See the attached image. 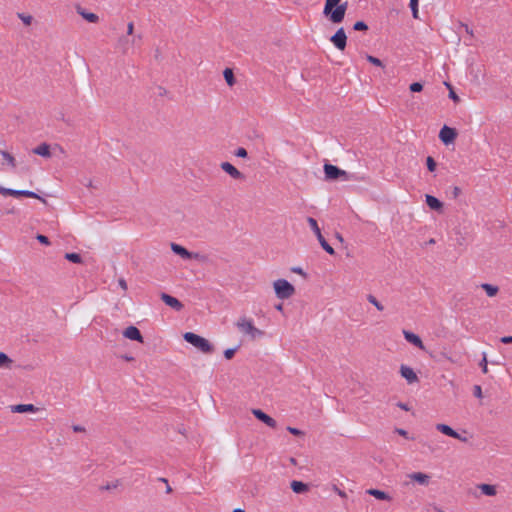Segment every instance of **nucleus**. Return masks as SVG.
Segmentation results:
<instances>
[{
    "instance_id": "58",
    "label": "nucleus",
    "mask_w": 512,
    "mask_h": 512,
    "mask_svg": "<svg viewBox=\"0 0 512 512\" xmlns=\"http://www.w3.org/2000/svg\"><path fill=\"white\" fill-rule=\"evenodd\" d=\"M158 480L165 484L168 483V480L166 478H159Z\"/></svg>"
},
{
    "instance_id": "15",
    "label": "nucleus",
    "mask_w": 512,
    "mask_h": 512,
    "mask_svg": "<svg viewBox=\"0 0 512 512\" xmlns=\"http://www.w3.org/2000/svg\"><path fill=\"white\" fill-rule=\"evenodd\" d=\"M403 335L407 342L413 344L414 346L418 347L421 350H425V346L418 335L407 330H403Z\"/></svg>"
},
{
    "instance_id": "6",
    "label": "nucleus",
    "mask_w": 512,
    "mask_h": 512,
    "mask_svg": "<svg viewBox=\"0 0 512 512\" xmlns=\"http://www.w3.org/2000/svg\"><path fill=\"white\" fill-rule=\"evenodd\" d=\"M324 173L327 180H337L342 178L343 180L348 181L351 179L345 170H342L339 167L328 163L324 165Z\"/></svg>"
},
{
    "instance_id": "20",
    "label": "nucleus",
    "mask_w": 512,
    "mask_h": 512,
    "mask_svg": "<svg viewBox=\"0 0 512 512\" xmlns=\"http://www.w3.org/2000/svg\"><path fill=\"white\" fill-rule=\"evenodd\" d=\"M32 153L45 158L51 157L50 146L47 143H41L32 150Z\"/></svg>"
},
{
    "instance_id": "5",
    "label": "nucleus",
    "mask_w": 512,
    "mask_h": 512,
    "mask_svg": "<svg viewBox=\"0 0 512 512\" xmlns=\"http://www.w3.org/2000/svg\"><path fill=\"white\" fill-rule=\"evenodd\" d=\"M307 222L310 226V228L312 229V231L315 233L321 247L330 255H334L335 254V250L332 248L331 245L328 244V242L325 240V238L323 237L322 233H321V230L318 226V223L317 221L312 218V217H308L307 218Z\"/></svg>"
},
{
    "instance_id": "13",
    "label": "nucleus",
    "mask_w": 512,
    "mask_h": 512,
    "mask_svg": "<svg viewBox=\"0 0 512 512\" xmlns=\"http://www.w3.org/2000/svg\"><path fill=\"white\" fill-rule=\"evenodd\" d=\"M221 169L229 174L233 179L242 180L244 179L243 173H241L236 167L229 162H222L220 165Z\"/></svg>"
},
{
    "instance_id": "37",
    "label": "nucleus",
    "mask_w": 512,
    "mask_h": 512,
    "mask_svg": "<svg viewBox=\"0 0 512 512\" xmlns=\"http://www.w3.org/2000/svg\"><path fill=\"white\" fill-rule=\"evenodd\" d=\"M411 92H420L423 89V85L420 82H414L409 87Z\"/></svg>"
},
{
    "instance_id": "36",
    "label": "nucleus",
    "mask_w": 512,
    "mask_h": 512,
    "mask_svg": "<svg viewBox=\"0 0 512 512\" xmlns=\"http://www.w3.org/2000/svg\"><path fill=\"white\" fill-rule=\"evenodd\" d=\"M353 29L356 30V31H366V30H368V26L363 21H357L354 24Z\"/></svg>"
},
{
    "instance_id": "1",
    "label": "nucleus",
    "mask_w": 512,
    "mask_h": 512,
    "mask_svg": "<svg viewBox=\"0 0 512 512\" xmlns=\"http://www.w3.org/2000/svg\"><path fill=\"white\" fill-rule=\"evenodd\" d=\"M341 0H326L323 14L329 17L332 23H340L345 17L348 3H340Z\"/></svg>"
},
{
    "instance_id": "62",
    "label": "nucleus",
    "mask_w": 512,
    "mask_h": 512,
    "mask_svg": "<svg viewBox=\"0 0 512 512\" xmlns=\"http://www.w3.org/2000/svg\"><path fill=\"white\" fill-rule=\"evenodd\" d=\"M466 32L472 34V31L468 29V26H466Z\"/></svg>"
},
{
    "instance_id": "59",
    "label": "nucleus",
    "mask_w": 512,
    "mask_h": 512,
    "mask_svg": "<svg viewBox=\"0 0 512 512\" xmlns=\"http://www.w3.org/2000/svg\"><path fill=\"white\" fill-rule=\"evenodd\" d=\"M232 512H245V511L243 509L238 508V509L233 510Z\"/></svg>"
},
{
    "instance_id": "63",
    "label": "nucleus",
    "mask_w": 512,
    "mask_h": 512,
    "mask_svg": "<svg viewBox=\"0 0 512 512\" xmlns=\"http://www.w3.org/2000/svg\"><path fill=\"white\" fill-rule=\"evenodd\" d=\"M429 243H430V244L435 243L434 239H430Z\"/></svg>"
},
{
    "instance_id": "29",
    "label": "nucleus",
    "mask_w": 512,
    "mask_h": 512,
    "mask_svg": "<svg viewBox=\"0 0 512 512\" xmlns=\"http://www.w3.org/2000/svg\"><path fill=\"white\" fill-rule=\"evenodd\" d=\"M367 300L371 303L378 311H383L384 306L376 299L372 294L367 295Z\"/></svg>"
},
{
    "instance_id": "41",
    "label": "nucleus",
    "mask_w": 512,
    "mask_h": 512,
    "mask_svg": "<svg viewBox=\"0 0 512 512\" xmlns=\"http://www.w3.org/2000/svg\"><path fill=\"white\" fill-rule=\"evenodd\" d=\"M36 239L41 243V244H44V245H49L50 244V240L48 239L47 236L45 235H42V234H38L36 236Z\"/></svg>"
},
{
    "instance_id": "19",
    "label": "nucleus",
    "mask_w": 512,
    "mask_h": 512,
    "mask_svg": "<svg viewBox=\"0 0 512 512\" xmlns=\"http://www.w3.org/2000/svg\"><path fill=\"white\" fill-rule=\"evenodd\" d=\"M11 412L13 413H26V412H36L37 408L33 404H17L12 405L10 407Z\"/></svg>"
},
{
    "instance_id": "50",
    "label": "nucleus",
    "mask_w": 512,
    "mask_h": 512,
    "mask_svg": "<svg viewBox=\"0 0 512 512\" xmlns=\"http://www.w3.org/2000/svg\"><path fill=\"white\" fill-rule=\"evenodd\" d=\"M134 31V24L133 22H129L127 25V34L132 35Z\"/></svg>"
},
{
    "instance_id": "39",
    "label": "nucleus",
    "mask_w": 512,
    "mask_h": 512,
    "mask_svg": "<svg viewBox=\"0 0 512 512\" xmlns=\"http://www.w3.org/2000/svg\"><path fill=\"white\" fill-rule=\"evenodd\" d=\"M236 350H237V348H229V349H226V350L224 351V357H225L226 359H228V360H229V359H232V358H233V356L235 355Z\"/></svg>"
},
{
    "instance_id": "9",
    "label": "nucleus",
    "mask_w": 512,
    "mask_h": 512,
    "mask_svg": "<svg viewBox=\"0 0 512 512\" xmlns=\"http://www.w3.org/2000/svg\"><path fill=\"white\" fill-rule=\"evenodd\" d=\"M456 137H457L456 129L448 127L446 125H444L439 132L440 140L446 145L452 143L456 139Z\"/></svg>"
},
{
    "instance_id": "18",
    "label": "nucleus",
    "mask_w": 512,
    "mask_h": 512,
    "mask_svg": "<svg viewBox=\"0 0 512 512\" xmlns=\"http://www.w3.org/2000/svg\"><path fill=\"white\" fill-rule=\"evenodd\" d=\"M408 477L411 480L419 483L420 485L426 486L430 482V476L425 473H422V472H413V473L409 474Z\"/></svg>"
},
{
    "instance_id": "44",
    "label": "nucleus",
    "mask_w": 512,
    "mask_h": 512,
    "mask_svg": "<svg viewBox=\"0 0 512 512\" xmlns=\"http://www.w3.org/2000/svg\"><path fill=\"white\" fill-rule=\"evenodd\" d=\"M449 98L452 99L455 103H458L460 101L459 96L455 93L453 89H450L449 91Z\"/></svg>"
},
{
    "instance_id": "42",
    "label": "nucleus",
    "mask_w": 512,
    "mask_h": 512,
    "mask_svg": "<svg viewBox=\"0 0 512 512\" xmlns=\"http://www.w3.org/2000/svg\"><path fill=\"white\" fill-rule=\"evenodd\" d=\"M235 155L237 157H240V158H246L247 157V151L245 148L243 147H239L236 151H235Z\"/></svg>"
},
{
    "instance_id": "14",
    "label": "nucleus",
    "mask_w": 512,
    "mask_h": 512,
    "mask_svg": "<svg viewBox=\"0 0 512 512\" xmlns=\"http://www.w3.org/2000/svg\"><path fill=\"white\" fill-rule=\"evenodd\" d=\"M436 429L447 436H450L455 439H459L462 442H467L466 437H462L458 432H456L455 430H453L450 426H448L446 424H437Z\"/></svg>"
},
{
    "instance_id": "31",
    "label": "nucleus",
    "mask_w": 512,
    "mask_h": 512,
    "mask_svg": "<svg viewBox=\"0 0 512 512\" xmlns=\"http://www.w3.org/2000/svg\"><path fill=\"white\" fill-rule=\"evenodd\" d=\"M65 259L73 263H81L82 258L78 253H66Z\"/></svg>"
},
{
    "instance_id": "54",
    "label": "nucleus",
    "mask_w": 512,
    "mask_h": 512,
    "mask_svg": "<svg viewBox=\"0 0 512 512\" xmlns=\"http://www.w3.org/2000/svg\"><path fill=\"white\" fill-rule=\"evenodd\" d=\"M397 433L402 435V436H406L407 435V431L404 430V429H397Z\"/></svg>"
},
{
    "instance_id": "35",
    "label": "nucleus",
    "mask_w": 512,
    "mask_h": 512,
    "mask_svg": "<svg viewBox=\"0 0 512 512\" xmlns=\"http://www.w3.org/2000/svg\"><path fill=\"white\" fill-rule=\"evenodd\" d=\"M17 15L25 25H30L33 20L31 15H27L24 13H18Z\"/></svg>"
},
{
    "instance_id": "38",
    "label": "nucleus",
    "mask_w": 512,
    "mask_h": 512,
    "mask_svg": "<svg viewBox=\"0 0 512 512\" xmlns=\"http://www.w3.org/2000/svg\"><path fill=\"white\" fill-rule=\"evenodd\" d=\"M479 365L482 369V372L486 374L488 372V365H487V357H486L485 353L483 354V358H482L481 362L479 363Z\"/></svg>"
},
{
    "instance_id": "25",
    "label": "nucleus",
    "mask_w": 512,
    "mask_h": 512,
    "mask_svg": "<svg viewBox=\"0 0 512 512\" xmlns=\"http://www.w3.org/2000/svg\"><path fill=\"white\" fill-rule=\"evenodd\" d=\"M291 489L295 492V493H304L308 490V486L307 484L301 482V481H292L291 483Z\"/></svg>"
},
{
    "instance_id": "46",
    "label": "nucleus",
    "mask_w": 512,
    "mask_h": 512,
    "mask_svg": "<svg viewBox=\"0 0 512 512\" xmlns=\"http://www.w3.org/2000/svg\"><path fill=\"white\" fill-rule=\"evenodd\" d=\"M291 271L293 273L300 274V275H302L304 277L306 276V273L303 271V269L301 267H293V268H291Z\"/></svg>"
},
{
    "instance_id": "48",
    "label": "nucleus",
    "mask_w": 512,
    "mask_h": 512,
    "mask_svg": "<svg viewBox=\"0 0 512 512\" xmlns=\"http://www.w3.org/2000/svg\"><path fill=\"white\" fill-rule=\"evenodd\" d=\"M118 284H119V286H120L124 291H126V290H127V282L125 281V279L120 278V279L118 280Z\"/></svg>"
},
{
    "instance_id": "49",
    "label": "nucleus",
    "mask_w": 512,
    "mask_h": 512,
    "mask_svg": "<svg viewBox=\"0 0 512 512\" xmlns=\"http://www.w3.org/2000/svg\"><path fill=\"white\" fill-rule=\"evenodd\" d=\"M500 341L504 344L512 343V336H504L500 339Z\"/></svg>"
},
{
    "instance_id": "45",
    "label": "nucleus",
    "mask_w": 512,
    "mask_h": 512,
    "mask_svg": "<svg viewBox=\"0 0 512 512\" xmlns=\"http://www.w3.org/2000/svg\"><path fill=\"white\" fill-rule=\"evenodd\" d=\"M474 396L477 397V398H481L482 397V389L479 385H475L474 386Z\"/></svg>"
},
{
    "instance_id": "12",
    "label": "nucleus",
    "mask_w": 512,
    "mask_h": 512,
    "mask_svg": "<svg viewBox=\"0 0 512 512\" xmlns=\"http://www.w3.org/2000/svg\"><path fill=\"white\" fill-rule=\"evenodd\" d=\"M161 300L169 307L174 309L175 311H181L183 309V304L175 297L162 293L160 296Z\"/></svg>"
},
{
    "instance_id": "23",
    "label": "nucleus",
    "mask_w": 512,
    "mask_h": 512,
    "mask_svg": "<svg viewBox=\"0 0 512 512\" xmlns=\"http://www.w3.org/2000/svg\"><path fill=\"white\" fill-rule=\"evenodd\" d=\"M369 495L375 497L376 499H379V500H385V501H391L392 498L389 494H387L386 492L382 491V490H378V489H374V488H371V489H368L366 491Z\"/></svg>"
},
{
    "instance_id": "27",
    "label": "nucleus",
    "mask_w": 512,
    "mask_h": 512,
    "mask_svg": "<svg viewBox=\"0 0 512 512\" xmlns=\"http://www.w3.org/2000/svg\"><path fill=\"white\" fill-rule=\"evenodd\" d=\"M0 155L12 169L16 167L15 158L9 152L0 150Z\"/></svg>"
},
{
    "instance_id": "32",
    "label": "nucleus",
    "mask_w": 512,
    "mask_h": 512,
    "mask_svg": "<svg viewBox=\"0 0 512 512\" xmlns=\"http://www.w3.org/2000/svg\"><path fill=\"white\" fill-rule=\"evenodd\" d=\"M418 1L419 0H410V8H411V11H412V15L415 19L418 18Z\"/></svg>"
},
{
    "instance_id": "33",
    "label": "nucleus",
    "mask_w": 512,
    "mask_h": 512,
    "mask_svg": "<svg viewBox=\"0 0 512 512\" xmlns=\"http://www.w3.org/2000/svg\"><path fill=\"white\" fill-rule=\"evenodd\" d=\"M366 59L369 63H371L375 66L383 67L382 61L377 57H374L372 55H366Z\"/></svg>"
},
{
    "instance_id": "53",
    "label": "nucleus",
    "mask_w": 512,
    "mask_h": 512,
    "mask_svg": "<svg viewBox=\"0 0 512 512\" xmlns=\"http://www.w3.org/2000/svg\"><path fill=\"white\" fill-rule=\"evenodd\" d=\"M73 431L74 432H84L85 431V428L80 426V425H74L73 426Z\"/></svg>"
},
{
    "instance_id": "43",
    "label": "nucleus",
    "mask_w": 512,
    "mask_h": 512,
    "mask_svg": "<svg viewBox=\"0 0 512 512\" xmlns=\"http://www.w3.org/2000/svg\"><path fill=\"white\" fill-rule=\"evenodd\" d=\"M287 430H288L291 434H293V435H295V436H302V435H304V432H303V431H301V430H299V429H297V428H294V427H290V426H288V427H287Z\"/></svg>"
},
{
    "instance_id": "3",
    "label": "nucleus",
    "mask_w": 512,
    "mask_h": 512,
    "mask_svg": "<svg viewBox=\"0 0 512 512\" xmlns=\"http://www.w3.org/2000/svg\"><path fill=\"white\" fill-rule=\"evenodd\" d=\"M236 327L241 333L249 335L251 339H256L264 335V332L256 328L253 321L246 317L240 318L236 323Z\"/></svg>"
},
{
    "instance_id": "21",
    "label": "nucleus",
    "mask_w": 512,
    "mask_h": 512,
    "mask_svg": "<svg viewBox=\"0 0 512 512\" xmlns=\"http://www.w3.org/2000/svg\"><path fill=\"white\" fill-rule=\"evenodd\" d=\"M426 204L435 211H441L443 208V203L432 195H426Z\"/></svg>"
},
{
    "instance_id": "24",
    "label": "nucleus",
    "mask_w": 512,
    "mask_h": 512,
    "mask_svg": "<svg viewBox=\"0 0 512 512\" xmlns=\"http://www.w3.org/2000/svg\"><path fill=\"white\" fill-rule=\"evenodd\" d=\"M478 488L481 490V492L484 495H487V496H495L497 493L496 487L494 485L480 484V485H478Z\"/></svg>"
},
{
    "instance_id": "52",
    "label": "nucleus",
    "mask_w": 512,
    "mask_h": 512,
    "mask_svg": "<svg viewBox=\"0 0 512 512\" xmlns=\"http://www.w3.org/2000/svg\"><path fill=\"white\" fill-rule=\"evenodd\" d=\"M397 406L402 409V410H405V411H409L410 408L408 407V405L406 403H403V402H398L397 403Z\"/></svg>"
},
{
    "instance_id": "22",
    "label": "nucleus",
    "mask_w": 512,
    "mask_h": 512,
    "mask_svg": "<svg viewBox=\"0 0 512 512\" xmlns=\"http://www.w3.org/2000/svg\"><path fill=\"white\" fill-rule=\"evenodd\" d=\"M77 12L85 19L87 20L88 22L90 23H97L98 20H99V17L98 15H96L95 13H92V12H87L86 10H84L82 7L80 6H77Z\"/></svg>"
},
{
    "instance_id": "51",
    "label": "nucleus",
    "mask_w": 512,
    "mask_h": 512,
    "mask_svg": "<svg viewBox=\"0 0 512 512\" xmlns=\"http://www.w3.org/2000/svg\"><path fill=\"white\" fill-rule=\"evenodd\" d=\"M334 490H335V492H336L340 497H342V498H346V497H347V494H346L344 491L340 490L338 487L334 486Z\"/></svg>"
},
{
    "instance_id": "10",
    "label": "nucleus",
    "mask_w": 512,
    "mask_h": 512,
    "mask_svg": "<svg viewBox=\"0 0 512 512\" xmlns=\"http://www.w3.org/2000/svg\"><path fill=\"white\" fill-rule=\"evenodd\" d=\"M330 41L339 50H344L347 43V36L343 28H339L335 34L331 37Z\"/></svg>"
},
{
    "instance_id": "55",
    "label": "nucleus",
    "mask_w": 512,
    "mask_h": 512,
    "mask_svg": "<svg viewBox=\"0 0 512 512\" xmlns=\"http://www.w3.org/2000/svg\"><path fill=\"white\" fill-rule=\"evenodd\" d=\"M172 488L170 487L169 483L166 484V493H171Z\"/></svg>"
},
{
    "instance_id": "16",
    "label": "nucleus",
    "mask_w": 512,
    "mask_h": 512,
    "mask_svg": "<svg viewBox=\"0 0 512 512\" xmlns=\"http://www.w3.org/2000/svg\"><path fill=\"white\" fill-rule=\"evenodd\" d=\"M124 337L134 340L140 343H143V337L139 331V329L135 326H129L123 331Z\"/></svg>"
},
{
    "instance_id": "40",
    "label": "nucleus",
    "mask_w": 512,
    "mask_h": 512,
    "mask_svg": "<svg viewBox=\"0 0 512 512\" xmlns=\"http://www.w3.org/2000/svg\"><path fill=\"white\" fill-rule=\"evenodd\" d=\"M118 486H119V480H116V481H114L112 483L106 484L101 489L102 490H112V489H116Z\"/></svg>"
},
{
    "instance_id": "34",
    "label": "nucleus",
    "mask_w": 512,
    "mask_h": 512,
    "mask_svg": "<svg viewBox=\"0 0 512 512\" xmlns=\"http://www.w3.org/2000/svg\"><path fill=\"white\" fill-rule=\"evenodd\" d=\"M426 164H427V168L430 172L435 171L437 164L431 156L427 157Z\"/></svg>"
},
{
    "instance_id": "28",
    "label": "nucleus",
    "mask_w": 512,
    "mask_h": 512,
    "mask_svg": "<svg viewBox=\"0 0 512 512\" xmlns=\"http://www.w3.org/2000/svg\"><path fill=\"white\" fill-rule=\"evenodd\" d=\"M224 78L229 86L235 83L233 71L230 68H226L223 72Z\"/></svg>"
},
{
    "instance_id": "56",
    "label": "nucleus",
    "mask_w": 512,
    "mask_h": 512,
    "mask_svg": "<svg viewBox=\"0 0 512 512\" xmlns=\"http://www.w3.org/2000/svg\"><path fill=\"white\" fill-rule=\"evenodd\" d=\"M275 308L278 310V311H282L283 310V305L282 304H278L275 306Z\"/></svg>"
},
{
    "instance_id": "57",
    "label": "nucleus",
    "mask_w": 512,
    "mask_h": 512,
    "mask_svg": "<svg viewBox=\"0 0 512 512\" xmlns=\"http://www.w3.org/2000/svg\"><path fill=\"white\" fill-rule=\"evenodd\" d=\"M444 84H445V86H446L449 90H450V89H453V87H452V85H451L450 83L445 82Z\"/></svg>"
},
{
    "instance_id": "7",
    "label": "nucleus",
    "mask_w": 512,
    "mask_h": 512,
    "mask_svg": "<svg viewBox=\"0 0 512 512\" xmlns=\"http://www.w3.org/2000/svg\"><path fill=\"white\" fill-rule=\"evenodd\" d=\"M0 194L3 196H13V197L24 196V197H28V198H36V199H39L40 201H42L43 203L46 202V200L44 198H42L37 193L30 191V190H15V189H11V188H5L0 185Z\"/></svg>"
},
{
    "instance_id": "8",
    "label": "nucleus",
    "mask_w": 512,
    "mask_h": 512,
    "mask_svg": "<svg viewBox=\"0 0 512 512\" xmlns=\"http://www.w3.org/2000/svg\"><path fill=\"white\" fill-rule=\"evenodd\" d=\"M171 250L175 254L179 255L180 257H182L185 260H188V259L202 260L203 259V256L200 255L199 253L190 252L185 247H183L177 243H171Z\"/></svg>"
},
{
    "instance_id": "61",
    "label": "nucleus",
    "mask_w": 512,
    "mask_h": 512,
    "mask_svg": "<svg viewBox=\"0 0 512 512\" xmlns=\"http://www.w3.org/2000/svg\"><path fill=\"white\" fill-rule=\"evenodd\" d=\"M124 41H125V39H124V38H120V39H119V44H122Z\"/></svg>"
},
{
    "instance_id": "11",
    "label": "nucleus",
    "mask_w": 512,
    "mask_h": 512,
    "mask_svg": "<svg viewBox=\"0 0 512 512\" xmlns=\"http://www.w3.org/2000/svg\"><path fill=\"white\" fill-rule=\"evenodd\" d=\"M253 415L261 422L265 423L267 426L271 428H276L277 422L275 419L270 417L268 414L263 412L260 409H253L252 410Z\"/></svg>"
},
{
    "instance_id": "47",
    "label": "nucleus",
    "mask_w": 512,
    "mask_h": 512,
    "mask_svg": "<svg viewBox=\"0 0 512 512\" xmlns=\"http://www.w3.org/2000/svg\"><path fill=\"white\" fill-rule=\"evenodd\" d=\"M460 194H461V189L457 186H454L453 190H452L453 198H457Z\"/></svg>"
},
{
    "instance_id": "2",
    "label": "nucleus",
    "mask_w": 512,
    "mask_h": 512,
    "mask_svg": "<svg viewBox=\"0 0 512 512\" xmlns=\"http://www.w3.org/2000/svg\"><path fill=\"white\" fill-rule=\"evenodd\" d=\"M183 338L186 342L193 345L194 347H196L198 350H200L201 352H203L205 354H210L214 350L213 346L207 339H205L193 332H186L183 335Z\"/></svg>"
},
{
    "instance_id": "17",
    "label": "nucleus",
    "mask_w": 512,
    "mask_h": 512,
    "mask_svg": "<svg viewBox=\"0 0 512 512\" xmlns=\"http://www.w3.org/2000/svg\"><path fill=\"white\" fill-rule=\"evenodd\" d=\"M400 374L410 384L418 381V377H417L416 373L409 366L401 365V367H400Z\"/></svg>"
},
{
    "instance_id": "26",
    "label": "nucleus",
    "mask_w": 512,
    "mask_h": 512,
    "mask_svg": "<svg viewBox=\"0 0 512 512\" xmlns=\"http://www.w3.org/2000/svg\"><path fill=\"white\" fill-rule=\"evenodd\" d=\"M481 288L486 292V294L489 297L496 296L498 291H499L498 286H495V285H492V284H488V283L481 284Z\"/></svg>"
},
{
    "instance_id": "30",
    "label": "nucleus",
    "mask_w": 512,
    "mask_h": 512,
    "mask_svg": "<svg viewBox=\"0 0 512 512\" xmlns=\"http://www.w3.org/2000/svg\"><path fill=\"white\" fill-rule=\"evenodd\" d=\"M12 360L3 352H0V367L1 368H9Z\"/></svg>"
},
{
    "instance_id": "4",
    "label": "nucleus",
    "mask_w": 512,
    "mask_h": 512,
    "mask_svg": "<svg viewBox=\"0 0 512 512\" xmlns=\"http://www.w3.org/2000/svg\"><path fill=\"white\" fill-rule=\"evenodd\" d=\"M274 291L279 299H288L295 294V287L285 279H278L273 283Z\"/></svg>"
},
{
    "instance_id": "64",
    "label": "nucleus",
    "mask_w": 512,
    "mask_h": 512,
    "mask_svg": "<svg viewBox=\"0 0 512 512\" xmlns=\"http://www.w3.org/2000/svg\"><path fill=\"white\" fill-rule=\"evenodd\" d=\"M337 239H340L341 241L343 240V238L340 235L337 236Z\"/></svg>"
},
{
    "instance_id": "60",
    "label": "nucleus",
    "mask_w": 512,
    "mask_h": 512,
    "mask_svg": "<svg viewBox=\"0 0 512 512\" xmlns=\"http://www.w3.org/2000/svg\"><path fill=\"white\" fill-rule=\"evenodd\" d=\"M122 51H123V53H127V52H128L127 47H125V46H124V47H123V49H122Z\"/></svg>"
}]
</instances>
